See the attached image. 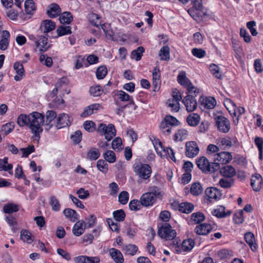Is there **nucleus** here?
I'll list each match as a JSON object with an SVG mask.
<instances>
[{
	"label": "nucleus",
	"instance_id": "nucleus-1",
	"mask_svg": "<svg viewBox=\"0 0 263 263\" xmlns=\"http://www.w3.org/2000/svg\"><path fill=\"white\" fill-rule=\"evenodd\" d=\"M29 128L33 134L35 139L39 140L43 132L42 126L44 124V116L36 111L30 114Z\"/></svg>",
	"mask_w": 263,
	"mask_h": 263
},
{
	"label": "nucleus",
	"instance_id": "nucleus-2",
	"mask_svg": "<svg viewBox=\"0 0 263 263\" xmlns=\"http://www.w3.org/2000/svg\"><path fill=\"white\" fill-rule=\"evenodd\" d=\"M162 196V192L159 187L155 185L150 186L148 187V191L141 196V202L144 206H151L156 202L157 198Z\"/></svg>",
	"mask_w": 263,
	"mask_h": 263
},
{
	"label": "nucleus",
	"instance_id": "nucleus-3",
	"mask_svg": "<svg viewBox=\"0 0 263 263\" xmlns=\"http://www.w3.org/2000/svg\"><path fill=\"white\" fill-rule=\"evenodd\" d=\"M196 163L197 167L205 174L213 173L220 168L218 162H210L204 156L198 157Z\"/></svg>",
	"mask_w": 263,
	"mask_h": 263
},
{
	"label": "nucleus",
	"instance_id": "nucleus-4",
	"mask_svg": "<svg viewBox=\"0 0 263 263\" xmlns=\"http://www.w3.org/2000/svg\"><path fill=\"white\" fill-rule=\"evenodd\" d=\"M133 167L134 172L141 179L149 181L152 173V169L149 165L138 161L134 164Z\"/></svg>",
	"mask_w": 263,
	"mask_h": 263
},
{
	"label": "nucleus",
	"instance_id": "nucleus-5",
	"mask_svg": "<svg viewBox=\"0 0 263 263\" xmlns=\"http://www.w3.org/2000/svg\"><path fill=\"white\" fill-rule=\"evenodd\" d=\"M192 4V7L188 10V12L194 20H197L206 15L201 0H194Z\"/></svg>",
	"mask_w": 263,
	"mask_h": 263
},
{
	"label": "nucleus",
	"instance_id": "nucleus-6",
	"mask_svg": "<svg viewBox=\"0 0 263 263\" xmlns=\"http://www.w3.org/2000/svg\"><path fill=\"white\" fill-rule=\"evenodd\" d=\"M158 234L161 238L166 240L173 239L177 234L176 230L173 229L170 224L167 223L162 225L158 230Z\"/></svg>",
	"mask_w": 263,
	"mask_h": 263
},
{
	"label": "nucleus",
	"instance_id": "nucleus-7",
	"mask_svg": "<svg viewBox=\"0 0 263 263\" xmlns=\"http://www.w3.org/2000/svg\"><path fill=\"white\" fill-rule=\"evenodd\" d=\"M97 132L101 135H104L107 141L111 140L116 135L115 126L112 124H109L108 125L103 123L100 124Z\"/></svg>",
	"mask_w": 263,
	"mask_h": 263
},
{
	"label": "nucleus",
	"instance_id": "nucleus-8",
	"mask_svg": "<svg viewBox=\"0 0 263 263\" xmlns=\"http://www.w3.org/2000/svg\"><path fill=\"white\" fill-rule=\"evenodd\" d=\"M97 132L101 135H104L107 141L111 140L116 135L115 126L112 124H109L108 125L103 123L100 124Z\"/></svg>",
	"mask_w": 263,
	"mask_h": 263
},
{
	"label": "nucleus",
	"instance_id": "nucleus-9",
	"mask_svg": "<svg viewBox=\"0 0 263 263\" xmlns=\"http://www.w3.org/2000/svg\"><path fill=\"white\" fill-rule=\"evenodd\" d=\"M97 132L101 135H104L107 141L111 140L116 135L115 126L112 124H109L108 125L103 123L100 124Z\"/></svg>",
	"mask_w": 263,
	"mask_h": 263
},
{
	"label": "nucleus",
	"instance_id": "nucleus-10",
	"mask_svg": "<svg viewBox=\"0 0 263 263\" xmlns=\"http://www.w3.org/2000/svg\"><path fill=\"white\" fill-rule=\"evenodd\" d=\"M216 125L218 129L223 133H228L230 129V122L223 116H218L215 118Z\"/></svg>",
	"mask_w": 263,
	"mask_h": 263
},
{
	"label": "nucleus",
	"instance_id": "nucleus-11",
	"mask_svg": "<svg viewBox=\"0 0 263 263\" xmlns=\"http://www.w3.org/2000/svg\"><path fill=\"white\" fill-rule=\"evenodd\" d=\"M47 37L45 35L40 36L35 41V50H39L40 52H44L48 50L50 45L47 42Z\"/></svg>",
	"mask_w": 263,
	"mask_h": 263
},
{
	"label": "nucleus",
	"instance_id": "nucleus-12",
	"mask_svg": "<svg viewBox=\"0 0 263 263\" xmlns=\"http://www.w3.org/2000/svg\"><path fill=\"white\" fill-rule=\"evenodd\" d=\"M199 152V147L196 142L189 141L185 144V155L189 158H194Z\"/></svg>",
	"mask_w": 263,
	"mask_h": 263
},
{
	"label": "nucleus",
	"instance_id": "nucleus-13",
	"mask_svg": "<svg viewBox=\"0 0 263 263\" xmlns=\"http://www.w3.org/2000/svg\"><path fill=\"white\" fill-rule=\"evenodd\" d=\"M232 155L231 153L228 152H221L216 154L213 158V162L216 161L221 164L229 163L232 160Z\"/></svg>",
	"mask_w": 263,
	"mask_h": 263
},
{
	"label": "nucleus",
	"instance_id": "nucleus-14",
	"mask_svg": "<svg viewBox=\"0 0 263 263\" xmlns=\"http://www.w3.org/2000/svg\"><path fill=\"white\" fill-rule=\"evenodd\" d=\"M161 74L159 68L157 67L154 68L152 71V85L153 91H158L160 89L161 81L160 80Z\"/></svg>",
	"mask_w": 263,
	"mask_h": 263
},
{
	"label": "nucleus",
	"instance_id": "nucleus-15",
	"mask_svg": "<svg viewBox=\"0 0 263 263\" xmlns=\"http://www.w3.org/2000/svg\"><path fill=\"white\" fill-rule=\"evenodd\" d=\"M201 107L204 109H213L216 105V101L214 98L201 97L199 100Z\"/></svg>",
	"mask_w": 263,
	"mask_h": 263
},
{
	"label": "nucleus",
	"instance_id": "nucleus-16",
	"mask_svg": "<svg viewBox=\"0 0 263 263\" xmlns=\"http://www.w3.org/2000/svg\"><path fill=\"white\" fill-rule=\"evenodd\" d=\"M190 96H186L182 101L188 112L193 111L197 107V103L196 98Z\"/></svg>",
	"mask_w": 263,
	"mask_h": 263
},
{
	"label": "nucleus",
	"instance_id": "nucleus-17",
	"mask_svg": "<svg viewBox=\"0 0 263 263\" xmlns=\"http://www.w3.org/2000/svg\"><path fill=\"white\" fill-rule=\"evenodd\" d=\"M71 124V121L69 116L65 113L60 114L57 119L56 127L60 129L69 126Z\"/></svg>",
	"mask_w": 263,
	"mask_h": 263
},
{
	"label": "nucleus",
	"instance_id": "nucleus-18",
	"mask_svg": "<svg viewBox=\"0 0 263 263\" xmlns=\"http://www.w3.org/2000/svg\"><path fill=\"white\" fill-rule=\"evenodd\" d=\"M262 184L263 180L260 175L256 174L252 176L251 179V185L254 191H259L261 189Z\"/></svg>",
	"mask_w": 263,
	"mask_h": 263
},
{
	"label": "nucleus",
	"instance_id": "nucleus-19",
	"mask_svg": "<svg viewBox=\"0 0 263 263\" xmlns=\"http://www.w3.org/2000/svg\"><path fill=\"white\" fill-rule=\"evenodd\" d=\"M213 229L210 224L204 223L197 225L195 229V232L198 235H205L209 234Z\"/></svg>",
	"mask_w": 263,
	"mask_h": 263
},
{
	"label": "nucleus",
	"instance_id": "nucleus-20",
	"mask_svg": "<svg viewBox=\"0 0 263 263\" xmlns=\"http://www.w3.org/2000/svg\"><path fill=\"white\" fill-rule=\"evenodd\" d=\"M219 170L220 174L226 178H230L236 175L235 169L231 165H227L220 167Z\"/></svg>",
	"mask_w": 263,
	"mask_h": 263
},
{
	"label": "nucleus",
	"instance_id": "nucleus-21",
	"mask_svg": "<svg viewBox=\"0 0 263 263\" xmlns=\"http://www.w3.org/2000/svg\"><path fill=\"white\" fill-rule=\"evenodd\" d=\"M57 114L53 110H48L46 113V119L44 120V125L46 126L45 129L47 130H49L53 127V124L52 122L55 119Z\"/></svg>",
	"mask_w": 263,
	"mask_h": 263
},
{
	"label": "nucleus",
	"instance_id": "nucleus-22",
	"mask_svg": "<svg viewBox=\"0 0 263 263\" xmlns=\"http://www.w3.org/2000/svg\"><path fill=\"white\" fill-rule=\"evenodd\" d=\"M13 68L16 73L17 74L14 76V79L16 81H21L23 76H25V70L23 64L19 62H16L14 63Z\"/></svg>",
	"mask_w": 263,
	"mask_h": 263
},
{
	"label": "nucleus",
	"instance_id": "nucleus-23",
	"mask_svg": "<svg viewBox=\"0 0 263 263\" xmlns=\"http://www.w3.org/2000/svg\"><path fill=\"white\" fill-rule=\"evenodd\" d=\"M10 33L7 30L2 31L1 39L0 40V49L2 50H6L9 45Z\"/></svg>",
	"mask_w": 263,
	"mask_h": 263
},
{
	"label": "nucleus",
	"instance_id": "nucleus-24",
	"mask_svg": "<svg viewBox=\"0 0 263 263\" xmlns=\"http://www.w3.org/2000/svg\"><path fill=\"white\" fill-rule=\"evenodd\" d=\"M206 196L211 199L219 200L221 197V193L216 187H208L205 191Z\"/></svg>",
	"mask_w": 263,
	"mask_h": 263
},
{
	"label": "nucleus",
	"instance_id": "nucleus-25",
	"mask_svg": "<svg viewBox=\"0 0 263 263\" xmlns=\"http://www.w3.org/2000/svg\"><path fill=\"white\" fill-rule=\"evenodd\" d=\"M55 27V24L54 22L46 20L42 22L40 29L44 33H48L53 30Z\"/></svg>",
	"mask_w": 263,
	"mask_h": 263
},
{
	"label": "nucleus",
	"instance_id": "nucleus-26",
	"mask_svg": "<svg viewBox=\"0 0 263 263\" xmlns=\"http://www.w3.org/2000/svg\"><path fill=\"white\" fill-rule=\"evenodd\" d=\"M85 228V222L79 220L74 224L72 233L75 236H80L84 232Z\"/></svg>",
	"mask_w": 263,
	"mask_h": 263
},
{
	"label": "nucleus",
	"instance_id": "nucleus-27",
	"mask_svg": "<svg viewBox=\"0 0 263 263\" xmlns=\"http://www.w3.org/2000/svg\"><path fill=\"white\" fill-rule=\"evenodd\" d=\"M178 82L184 88H186L192 84L190 79L186 76L185 71H182L179 72L177 76Z\"/></svg>",
	"mask_w": 263,
	"mask_h": 263
},
{
	"label": "nucleus",
	"instance_id": "nucleus-28",
	"mask_svg": "<svg viewBox=\"0 0 263 263\" xmlns=\"http://www.w3.org/2000/svg\"><path fill=\"white\" fill-rule=\"evenodd\" d=\"M61 13V9L59 5L53 3L49 7V9L47 11L48 15L51 17H55Z\"/></svg>",
	"mask_w": 263,
	"mask_h": 263
},
{
	"label": "nucleus",
	"instance_id": "nucleus-29",
	"mask_svg": "<svg viewBox=\"0 0 263 263\" xmlns=\"http://www.w3.org/2000/svg\"><path fill=\"white\" fill-rule=\"evenodd\" d=\"M245 239L247 243L249 246L253 251L257 249V245L255 242L254 235L252 232H248L245 235Z\"/></svg>",
	"mask_w": 263,
	"mask_h": 263
},
{
	"label": "nucleus",
	"instance_id": "nucleus-30",
	"mask_svg": "<svg viewBox=\"0 0 263 263\" xmlns=\"http://www.w3.org/2000/svg\"><path fill=\"white\" fill-rule=\"evenodd\" d=\"M109 254L111 258L116 263H123L124 258L121 252L115 249L111 248L109 249Z\"/></svg>",
	"mask_w": 263,
	"mask_h": 263
},
{
	"label": "nucleus",
	"instance_id": "nucleus-31",
	"mask_svg": "<svg viewBox=\"0 0 263 263\" xmlns=\"http://www.w3.org/2000/svg\"><path fill=\"white\" fill-rule=\"evenodd\" d=\"M101 105L98 103L91 104L86 107L83 112L81 114V117H86L95 112V110L99 109Z\"/></svg>",
	"mask_w": 263,
	"mask_h": 263
},
{
	"label": "nucleus",
	"instance_id": "nucleus-32",
	"mask_svg": "<svg viewBox=\"0 0 263 263\" xmlns=\"http://www.w3.org/2000/svg\"><path fill=\"white\" fill-rule=\"evenodd\" d=\"M200 120L199 115L196 113H191L186 118L187 123L191 126H197L199 124Z\"/></svg>",
	"mask_w": 263,
	"mask_h": 263
},
{
	"label": "nucleus",
	"instance_id": "nucleus-33",
	"mask_svg": "<svg viewBox=\"0 0 263 263\" xmlns=\"http://www.w3.org/2000/svg\"><path fill=\"white\" fill-rule=\"evenodd\" d=\"M217 145L222 149H229L232 145V142L229 138H221L217 139Z\"/></svg>",
	"mask_w": 263,
	"mask_h": 263
},
{
	"label": "nucleus",
	"instance_id": "nucleus-34",
	"mask_svg": "<svg viewBox=\"0 0 263 263\" xmlns=\"http://www.w3.org/2000/svg\"><path fill=\"white\" fill-rule=\"evenodd\" d=\"M122 250L125 255L134 256L136 254L138 248L135 245L129 244L124 246Z\"/></svg>",
	"mask_w": 263,
	"mask_h": 263
},
{
	"label": "nucleus",
	"instance_id": "nucleus-35",
	"mask_svg": "<svg viewBox=\"0 0 263 263\" xmlns=\"http://www.w3.org/2000/svg\"><path fill=\"white\" fill-rule=\"evenodd\" d=\"M30 119V114L28 115L21 114L18 116L17 122L20 127H23L24 126L29 127Z\"/></svg>",
	"mask_w": 263,
	"mask_h": 263
},
{
	"label": "nucleus",
	"instance_id": "nucleus-36",
	"mask_svg": "<svg viewBox=\"0 0 263 263\" xmlns=\"http://www.w3.org/2000/svg\"><path fill=\"white\" fill-rule=\"evenodd\" d=\"M3 212L6 214H11L19 211V205L14 203H8L3 206Z\"/></svg>",
	"mask_w": 263,
	"mask_h": 263
},
{
	"label": "nucleus",
	"instance_id": "nucleus-37",
	"mask_svg": "<svg viewBox=\"0 0 263 263\" xmlns=\"http://www.w3.org/2000/svg\"><path fill=\"white\" fill-rule=\"evenodd\" d=\"M178 208L180 212L189 214L193 211L194 206L192 203L189 202H182L179 204Z\"/></svg>",
	"mask_w": 263,
	"mask_h": 263
},
{
	"label": "nucleus",
	"instance_id": "nucleus-38",
	"mask_svg": "<svg viewBox=\"0 0 263 263\" xmlns=\"http://www.w3.org/2000/svg\"><path fill=\"white\" fill-rule=\"evenodd\" d=\"M64 215L72 222H74L78 219L79 215L77 214L76 211L71 209L67 208L65 209L63 211Z\"/></svg>",
	"mask_w": 263,
	"mask_h": 263
},
{
	"label": "nucleus",
	"instance_id": "nucleus-39",
	"mask_svg": "<svg viewBox=\"0 0 263 263\" xmlns=\"http://www.w3.org/2000/svg\"><path fill=\"white\" fill-rule=\"evenodd\" d=\"M203 192V187L199 182H195L192 184L190 188V192L194 196H198Z\"/></svg>",
	"mask_w": 263,
	"mask_h": 263
},
{
	"label": "nucleus",
	"instance_id": "nucleus-40",
	"mask_svg": "<svg viewBox=\"0 0 263 263\" xmlns=\"http://www.w3.org/2000/svg\"><path fill=\"white\" fill-rule=\"evenodd\" d=\"M73 20L72 14L69 12H64L61 14L59 21L61 24H70Z\"/></svg>",
	"mask_w": 263,
	"mask_h": 263
},
{
	"label": "nucleus",
	"instance_id": "nucleus-41",
	"mask_svg": "<svg viewBox=\"0 0 263 263\" xmlns=\"http://www.w3.org/2000/svg\"><path fill=\"white\" fill-rule=\"evenodd\" d=\"M170 47L168 46H163L160 50L159 55L161 60L168 61L170 60Z\"/></svg>",
	"mask_w": 263,
	"mask_h": 263
},
{
	"label": "nucleus",
	"instance_id": "nucleus-42",
	"mask_svg": "<svg viewBox=\"0 0 263 263\" xmlns=\"http://www.w3.org/2000/svg\"><path fill=\"white\" fill-rule=\"evenodd\" d=\"M195 242L192 239L183 240L181 245V248L183 252L190 251L194 247Z\"/></svg>",
	"mask_w": 263,
	"mask_h": 263
},
{
	"label": "nucleus",
	"instance_id": "nucleus-43",
	"mask_svg": "<svg viewBox=\"0 0 263 263\" xmlns=\"http://www.w3.org/2000/svg\"><path fill=\"white\" fill-rule=\"evenodd\" d=\"M166 105L172 111L178 112L180 109V103L175 100L170 98L166 102Z\"/></svg>",
	"mask_w": 263,
	"mask_h": 263
},
{
	"label": "nucleus",
	"instance_id": "nucleus-44",
	"mask_svg": "<svg viewBox=\"0 0 263 263\" xmlns=\"http://www.w3.org/2000/svg\"><path fill=\"white\" fill-rule=\"evenodd\" d=\"M70 26H59L57 29V32L58 34V36H61L65 35L70 34L71 33Z\"/></svg>",
	"mask_w": 263,
	"mask_h": 263
},
{
	"label": "nucleus",
	"instance_id": "nucleus-45",
	"mask_svg": "<svg viewBox=\"0 0 263 263\" xmlns=\"http://www.w3.org/2000/svg\"><path fill=\"white\" fill-rule=\"evenodd\" d=\"M187 136V131L184 129H180L175 133L174 137V140L175 141H181L185 139Z\"/></svg>",
	"mask_w": 263,
	"mask_h": 263
},
{
	"label": "nucleus",
	"instance_id": "nucleus-46",
	"mask_svg": "<svg viewBox=\"0 0 263 263\" xmlns=\"http://www.w3.org/2000/svg\"><path fill=\"white\" fill-rule=\"evenodd\" d=\"M100 156V153L98 149L93 147L90 148L87 154V157L90 160H96Z\"/></svg>",
	"mask_w": 263,
	"mask_h": 263
},
{
	"label": "nucleus",
	"instance_id": "nucleus-47",
	"mask_svg": "<svg viewBox=\"0 0 263 263\" xmlns=\"http://www.w3.org/2000/svg\"><path fill=\"white\" fill-rule=\"evenodd\" d=\"M21 238L28 243H31L33 241L31 233L27 230H22L21 232Z\"/></svg>",
	"mask_w": 263,
	"mask_h": 263
},
{
	"label": "nucleus",
	"instance_id": "nucleus-48",
	"mask_svg": "<svg viewBox=\"0 0 263 263\" xmlns=\"http://www.w3.org/2000/svg\"><path fill=\"white\" fill-rule=\"evenodd\" d=\"M144 52V49L142 46L138 47L137 49L133 50L131 53V58L135 59L137 61L141 60Z\"/></svg>",
	"mask_w": 263,
	"mask_h": 263
},
{
	"label": "nucleus",
	"instance_id": "nucleus-49",
	"mask_svg": "<svg viewBox=\"0 0 263 263\" xmlns=\"http://www.w3.org/2000/svg\"><path fill=\"white\" fill-rule=\"evenodd\" d=\"M229 178H223L219 180V184L222 188H230L234 184V180L228 179Z\"/></svg>",
	"mask_w": 263,
	"mask_h": 263
},
{
	"label": "nucleus",
	"instance_id": "nucleus-50",
	"mask_svg": "<svg viewBox=\"0 0 263 263\" xmlns=\"http://www.w3.org/2000/svg\"><path fill=\"white\" fill-rule=\"evenodd\" d=\"M204 219L205 217L204 215L201 212L194 213L191 215V220L194 221L195 224L201 222Z\"/></svg>",
	"mask_w": 263,
	"mask_h": 263
},
{
	"label": "nucleus",
	"instance_id": "nucleus-51",
	"mask_svg": "<svg viewBox=\"0 0 263 263\" xmlns=\"http://www.w3.org/2000/svg\"><path fill=\"white\" fill-rule=\"evenodd\" d=\"M97 167L100 171L104 174H106L108 170V165L104 160H99L97 162Z\"/></svg>",
	"mask_w": 263,
	"mask_h": 263
},
{
	"label": "nucleus",
	"instance_id": "nucleus-52",
	"mask_svg": "<svg viewBox=\"0 0 263 263\" xmlns=\"http://www.w3.org/2000/svg\"><path fill=\"white\" fill-rule=\"evenodd\" d=\"M186 89L187 91L186 93H187V96H191L190 97L194 98H195L199 93V89L193 85V84L187 87Z\"/></svg>",
	"mask_w": 263,
	"mask_h": 263
},
{
	"label": "nucleus",
	"instance_id": "nucleus-53",
	"mask_svg": "<svg viewBox=\"0 0 263 263\" xmlns=\"http://www.w3.org/2000/svg\"><path fill=\"white\" fill-rule=\"evenodd\" d=\"M103 157L106 161L112 163L116 161V157L115 153L112 151H107L103 154Z\"/></svg>",
	"mask_w": 263,
	"mask_h": 263
},
{
	"label": "nucleus",
	"instance_id": "nucleus-54",
	"mask_svg": "<svg viewBox=\"0 0 263 263\" xmlns=\"http://www.w3.org/2000/svg\"><path fill=\"white\" fill-rule=\"evenodd\" d=\"M104 90L101 88L100 85H96L90 87L89 89V92L93 97L100 96Z\"/></svg>",
	"mask_w": 263,
	"mask_h": 263
},
{
	"label": "nucleus",
	"instance_id": "nucleus-55",
	"mask_svg": "<svg viewBox=\"0 0 263 263\" xmlns=\"http://www.w3.org/2000/svg\"><path fill=\"white\" fill-rule=\"evenodd\" d=\"M143 206L141 199L138 200L137 199H134L130 201L129 203V209L132 211H138L139 210L141 206Z\"/></svg>",
	"mask_w": 263,
	"mask_h": 263
},
{
	"label": "nucleus",
	"instance_id": "nucleus-56",
	"mask_svg": "<svg viewBox=\"0 0 263 263\" xmlns=\"http://www.w3.org/2000/svg\"><path fill=\"white\" fill-rule=\"evenodd\" d=\"M113 217L117 221H123L125 219V213L123 210H118L113 212Z\"/></svg>",
	"mask_w": 263,
	"mask_h": 263
},
{
	"label": "nucleus",
	"instance_id": "nucleus-57",
	"mask_svg": "<svg viewBox=\"0 0 263 263\" xmlns=\"http://www.w3.org/2000/svg\"><path fill=\"white\" fill-rule=\"evenodd\" d=\"M210 70L211 73L216 78L221 79L222 76L219 71V68L216 65L212 64L210 65Z\"/></svg>",
	"mask_w": 263,
	"mask_h": 263
},
{
	"label": "nucleus",
	"instance_id": "nucleus-58",
	"mask_svg": "<svg viewBox=\"0 0 263 263\" xmlns=\"http://www.w3.org/2000/svg\"><path fill=\"white\" fill-rule=\"evenodd\" d=\"M107 73V68L104 66L98 67L96 71V77L98 79L101 80L105 78Z\"/></svg>",
	"mask_w": 263,
	"mask_h": 263
},
{
	"label": "nucleus",
	"instance_id": "nucleus-59",
	"mask_svg": "<svg viewBox=\"0 0 263 263\" xmlns=\"http://www.w3.org/2000/svg\"><path fill=\"white\" fill-rule=\"evenodd\" d=\"M219 146L211 144H209L207 147L206 153L212 156V159L214 157V155L216 154L219 153Z\"/></svg>",
	"mask_w": 263,
	"mask_h": 263
},
{
	"label": "nucleus",
	"instance_id": "nucleus-60",
	"mask_svg": "<svg viewBox=\"0 0 263 263\" xmlns=\"http://www.w3.org/2000/svg\"><path fill=\"white\" fill-rule=\"evenodd\" d=\"M129 199V194L127 191H122L119 195L118 201L122 204H125Z\"/></svg>",
	"mask_w": 263,
	"mask_h": 263
},
{
	"label": "nucleus",
	"instance_id": "nucleus-61",
	"mask_svg": "<svg viewBox=\"0 0 263 263\" xmlns=\"http://www.w3.org/2000/svg\"><path fill=\"white\" fill-rule=\"evenodd\" d=\"M192 54L198 58L201 59L206 55V52L201 48H194L192 49Z\"/></svg>",
	"mask_w": 263,
	"mask_h": 263
},
{
	"label": "nucleus",
	"instance_id": "nucleus-62",
	"mask_svg": "<svg viewBox=\"0 0 263 263\" xmlns=\"http://www.w3.org/2000/svg\"><path fill=\"white\" fill-rule=\"evenodd\" d=\"M243 211L239 210L236 212L233 216V220L235 223L237 224L242 223L244 221L243 216Z\"/></svg>",
	"mask_w": 263,
	"mask_h": 263
},
{
	"label": "nucleus",
	"instance_id": "nucleus-63",
	"mask_svg": "<svg viewBox=\"0 0 263 263\" xmlns=\"http://www.w3.org/2000/svg\"><path fill=\"white\" fill-rule=\"evenodd\" d=\"M50 204L53 211H59L60 210L61 205L60 202L55 196H51L50 197Z\"/></svg>",
	"mask_w": 263,
	"mask_h": 263
},
{
	"label": "nucleus",
	"instance_id": "nucleus-64",
	"mask_svg": "<svg viewBox=\"0 0 263 263\" xmlns=\"http://www.w3.org/2000/svg\"><path fill=\"white\" fill-rule=\"evenodd\" d=\"M20 151L22 152V157H27L31 153L35 151L34 146L30 145L26 148H22Z\"/></svg>",
	"mask_w": 263,
	"mask_h": 263
}]
</instances>
